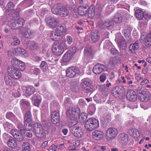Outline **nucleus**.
<instances>
[{
    "label": "nucleus",
    "instance_id": "obj_1",
    "mask_svg": "<svg viewBox=\"0 0 151 151\" xmlns=\"http://www.w3.org/2000/svg\"><path fill=\"white\" fill-rule=\"evenodd\" d=\"M99 122L97 119L94 118H89L85 122V127L88 131H92L98 127Z\"/></svg>",
    "mask_w": 151,
    "mask_h": 151
},
{
    "label": "nucleus",
    "instance_id": "obj_2",
    "mask_svg": "<svg viewBox=\"0 0 151 151\" xmlns=\"http://www.w3.org/2000/svg\"><path fill=\"white\" fill-rule=\"evenodd\" d=\"M137 92L138 98L141 101L146 102L149 100L150 98V93L146 89L142 87H139L137 88Z\"/></svg>",
    "mask_w": 151,
    "mask_h": 151
},
{
    "label": "nucleus",
    "instance_id": "obj_3",
    "mask_svg": "<svg viewBox=\"0 0 151 151\" xmlns=\"http://www.w3.org/2000/svg\"><path fill=\"white\" fill-rule=\"evenodd\" d=\"M66 48L65 43L64 42H61L53 47L52 51L55 55H61Z\"/></svg>",
    "mask_w": 151,
    "mask_h": 151
},
{
    "label": "nucleus",
    "instance_id": "obj_4",
    "mask_svg": "<svg viewBox=\"0 0 151 151\" xmlns=\"http://www.w3.org/2000/svg\"><path fill=\"white\" fill-rule=\"evenodd\" d=\"M34 132L36 136L38 138L43 137L44 131L41 125L39 123H35L34 124Z\"/></svg>",
    "mask_w": 151,
    "mask_h": 151
},
{
    "label": "nucleus",
    "instance_id": "obj_5",
    "mask_svg": "<svg viewBox=\"0 0 151 151\" xmlns=\"http://www.w3.org/2000/svg\"><path fill=\"white\" fill-rule=\"evenodd\" d=\"M7 70L9 76L12 78L18 79L21 76V72L17 68H9Z\"/></svg>",
    "mask_w": 151,
    "mask_h": 151
},
{
    "label": "nucleus",
    "instance_id": "obj_6",
    "mask_svg": "<svg viewBox=\"0 0 151 151\" xmlns=\"http://www.w3.org/2000/svg\"><path fill=\"white\" fill-rule=\"evenodd\" d=\"M115 40L117 42L119 47L122 49L124 50L127 48V43L121 34L120 33L116 34Z\"/></svg>",
    "mask_w": 151,
    "mask_h": 151
},
{
    "label": "nucleus",
    "instance_id": "obj_7",
    "mask_svg": "<svg viewBox=\"0 0 151 151\" xmlns=\"http://www.w3.org/2000/svg\"><path fill=\"white\" fill-rule=\"evenodd\" d=\"M80 110L78 108H69L67 110L66 114L68 118H77L78 116Z\"/></svg>",
    "mask_w": 151,
    "mask_h": 151
},
{
    "label": "nucleus",
    "instance_id": "obj_8",
    "mask_svg": "<svg viewBox=\"0 0 151 151\" xmlns=\"http://www.w3.org/2000/svg\"><path fill=\"white\" fill-rule=\"evenodd\" d=\"M79 69L77 67H69L66 71V76L69 78L74 77L80 73Z\"/></svg>",
    "mask_w": 151,
    "mask_h": 151
},
{
    "label": "nucleus",
    "instance_id": "obj_9",
    "mask_svg": "<svg viewBox=\"0 0 151 151\" xmlns=\"http://www.w3.org/2000/svg\"><path fill=\"white\" fill-rule=\"evenodd\" d=\"M118 130L115 128L110 127L109 128L106 132V136L108 140L113 139L117 135Z\"/></svg>",
    "mask_w": 151,
    "mask_h": 151
},
{
    "label": "nucleus",
    "instance_id": "obj_10",
    "mask_svg": "<svg viewBox=\"0 0 151 151\" xmlns=\"http://www.w3.org/2000/svg\"><path fill=\"white\" fill-rule=\"evenodd\" d=\"M98 27L101 28L111 29L113 27L114 23L112 21L107 20L100 21L98 23Z\"/></svg>",
    "mask_w": 151,
    "mask_h": 151
},
{
    "label": "nucleus",
    "instance_id": "obj_11",
    "mask_svg": "<svg viewBox=\"0 0 151 151\" xmlns=\"http://www.w3.org/2000/svg\"><path fill=\"white\" fill-rule=\"evenodd\" d=\"M45 21L47 25L51 28H55L58 23L57 19L51 16L46 17Z\"/></svg>",
    "mask_w": 151,
    "mask_h": 151
},
{
    "label": "nucleus",
    "instance_id": "obj_12",
    "mask_svg": "<svg viewBox=\"0 0 151 151\" xmlns=\"http://www.w3.org/2000/svg\"><path fill=\"white\" fill-rule=\"evenodd\" d=\"M24 24V20L22 18H19L12 22L10 24V26L11 29H16L22 27Z\"/></svg>",
    "mask_w": 151,
    "mask_h": 151
},
{
    "label": "nucleus",
    "instance_id": "obj_13",
    "mask_svg": "<svg viewBox=\"0 0 151 151\" xmlns=\"http://www.w3.org/2000/svg\"><path fill=\"white\" fill-rule=\"evenodd\" d=\"M71 132L76 137H81L83 134V130L78 127L74 126L70 128Z\"/></svg>",
    "mask_w": 151,
    "mask_h": 151
},
{
    "label": "nucleus",
    "instance_id": "obj_14",
    "mask_svg": "<svg viewBox=\"0 0 151 151\" xmlns=\"http://www.w3.org/2000/svg\"><path fill=\"white\" fill-rule=\"evenodd\" d=\"M21 29V32L23 36L26 38H30L34 35V31L27 27H23Z\"/></svg>",
    "mask_w": 151,
    "mask_h": 151
},
{
    "label": "nucleus",
    "instance_id": "obj_15",
    "mask_svg": "<svg viewBox=\"0 0 151 151\" xmlns=\"http://www.w3.org/2000/svg\"><path fill=\"white\" fill-rule=\"evenodd\" d=\"M81 86L83 90L85 92L88 93L91 91V83L85 79H82Z\"/></svg>",
    "mask_w": 151,
    "mask_h": 151
},
{
    "label": "nucleus",
    "instance_id": "obj_16",
    "mask_svg": "<svg viewBox=\"0 0 151 151\" xmlns=\"http://www.w3.org/2000/svg\"><path fill=\"white\" fill-rule=\"evenodd\" d=\"M126 97L128 100L132 101H134L137 99L136 93L133 90H130L127 91L126 94Z\"/></svg>",
    "mask_w": 151,
    "mask_h": 151
},
{
    "label": "nucleus",
    "instance_id": "obj_17",
    "mask_svg": "<svg viewBox=\"0 0 151 151\" xmlns=\"http://www.w3.org/2000/svg\"><path fill=\"white\" fill-rule=\"evenodd\" d=\"M140 40L144 41V44L146 46L151 45V32L145 36L142 35Z\"/></svg>",
    "mask_w": 151,
    "mask_h": 151
},
{
    "label": "nucleus",
    "instance_id": "obj_18",
    "mask_svg": "<svg viewBox=\"0 0 151 151\" xmlns=\"http://www.w3.org/2000/svg\"><path fill=\"white\" fill-rule=\"evenodd\" d=\"M105 65L98 63L93 68V71L95 74H99L105 70Z\"/></svg>",
    "mask_w": 151,
    "mask_h": 151
},
{
    "label": "nucleus",
    "instance_id": "obj_19",
    "mask_svg": "<svg viewBox=\"0 0 151 151\" xmlns=\"http://www.w3.org/2000/svg\"><path fill=\"white\" fill-rule=\"evenodd\" d=\"M51 121L54 124H56L60 121V114L58 111H53L51 113Z\"/></svg>",
    "mask_w": 151,
    "mask_h": 151
},
{
    "label": "nucleus",
    "instance_id": "obj_20",
    "mask_svg": "<svg viewBox=\"0 0 151 151\" xmlns=\"http://www.w3.org/2000/svg\"><path fill=\"white\" fill-rule=\"evenodd\" d=\"M11 134L14 138L19 142L22 141L24 139L22 134L17 130H11Z\"/></svg>",
    "mask_w": 151,
    "mask_h": 151
},
{
    "label": "nucleus",
    "instance_id": "obj_21",
    "mask_svg": "<svg viewBox=\"0 0 151 151\" xmlns=\"http://www.w3.org/2000/svg\"><path fill=\"white\" fill-rule=\"evenodd\" d=\"M50 37L51 39L55 41L61 40L63 38V35L60 34L55 30L52 31L50 34Z\"/></svg>",
    "mask_w": 151,
    "mask_h": 151
},
{
    "label": "nucleus",
    "instance_id": "obj_22",
    "mask_svg": "<svg viewBox=\"0 0 151 151\" xmlns=\"http://www.w3.org/2000/svg\"><path fill=\"white\" fill-rule=\"evenodd\" d=\"M128 132L130 135L134 138L138 139L140 134L139 131L135 128H131L128 130Z\"/></svg>",
    "mask_w": 151,
    "mask_h": 151
},
{
    "label": "nucleus",
    "instance_id": "obj_23",
    "mask_svg": "<svg viewBox=\"0 0 151 151\" xmlns=\"http://www.w3.org/2000/svg\"><path fill=\"white\" fill-rule=\"evenodd\" d=\"M104 133L103 132L96 130L94 131L92 134L93 138L95 139L99 140L103 138Z\"/></svg>",
    "mask_w": 151,
    "mask_h": 151
},
{
    "label": "nucleus",
    "instance_id": "obj_24",
    "mask_svg": "<svg viewBox=\"0 0 151 151\" xmlns=\"http://www.w3.org/2000/svg\"><path fill=\"white\" fill-rule=\"evenodd\" d=\"M123 88L121 86H116L112 90V95L116 98L119 97L122 93V90Z\"/></svg>",
    "mask_w": 151,
    "mask_h": 151
},
{
    "label": "nucleus",
    "instance_id": "obj_25",
    "mask_svg": "<svg viewBox=\"0 0 151 151\" xmlns=\"http://www.w3.org/2000/svg\"><path fill=\"white\" fill-rule=\"evenodd\" d=\"M118 60L116 57H114L110 58L108 65V68L109 69L114 68Z\"/></svg>",
    "mask_w": 151,
    "mask_h": 151
},
{
    "label": "nucleus",
    "instance_id": "obj_26",
    "mask_svg": "<svg viewBox=\"0 0 151 151\" xmlns=\"http://www.w3.org/2000/svg\"><path fill=\"white\" fill-rule=\"evenodd\" d=\"M68 14L69 10L67 7L60 6L59 15L61 17H65L67 16Z\"/></svg>",
    "mask_w": 151,
    "mask_h": 151
},
{
    "label": "nucleus",
    "instance_id": "obj_27",
    "mask_svg": "<svg viewBox=\"0 0 151 151\" xmlns=\"http://www.w3.org/2000/svg\"><path fill=\"white\" fill-rule=\"evenodd\" d=\"M15 53L22 57H26L27 55L26 51L23 48L20 47H17L14 49Z\"/></svg>",
    "mask_w": 151,
    "mask_h": 151
},
{
    "label": "nucleus",
    "instance_id": "obj_28",
    "mask_svg": "<svg viewBox=\"0 0 151 151\" xmlns=\"http://www.w3.org/2000/svg\"><path fill=\"white\" fill-rule=\"evenodd\" d=\"M91 37L92 40L93 42H96L100 38V35L98 31L97 30L92 31L91 33Z\"/></svg>",
    "mask_w": 151,
    "mask_h": 151
},
{
    "label": "nucleus",
    "instance_id": "obj_29",
    "mask_svg": "<svg viewBox=\"0 0 151 151\" xmlns=\"http://www.w3.org/2000/svg\"><path fill=\"white\" fill-rule=\"evenodd\" d=\"M31 99L34 102V105L37 106H39L41 101L40 96L37 93L33 95Z\"/></svg>",
    "mask_w": 151,
    "mask_h": 151
},
{
    "label": "nucleus",
    "instance_id": "obj_30",
    "mask_svg": "<svg viewBox=\"0 0 151 151\" xmlns=\"http://www.w3.org/2000/svg\"><path fill=\"white\" fill-rule=\"evenodd\" d=\"M70 89L72 91L74 92H77L79 91V85L77 81H74L70 82Z\"/></svg>",
    "mask_w": 151,
    "mask_h": 151
},
{
    "label": "nucleus",
    "instance_id": "obj_31",
    "mask_svg": "<svg viewBox=\"0 0 151 151\" xmlns=\"http://www.w3.org/2000/svg\"><path fill=\"white\" fill-rule=\"evenodd\" d=\"M88 6L86 5L84 6H79L78 8L79 14L81 16L85 15L87 13Z\"/></svg>",
    "mask_w": 151,
    "mask_h": 151
},
{
    "label": "nucleus",
    "instance_id": "obj_32",
    "mask_svg": "<svg viewBox=\"0 0 151 151\" xmlns=\"http://www.w3.org/2000/svg\"><path fill=\"white\" fill-rule=\"evenodd\" d=\"M139 47L138 42L136 41L132 44H131L129 47V51L132 53H134L135 51Z\"/></svg>",
    "mask_w": 151,
    "mask_h": 151
},
{
    "label": "nucleus",
    "instance_id": "obj_33",
    "mask_svg": "<svg viewBox=\"0 0 151 151\" xmlns=\"http://www.w3.org/2000/svg\"><path fill=\"white\" fill-rule=\"evenodd\" d=\"M20 104L22 109H28L29 110L30 109L29 103L25 99L21 100L20 101Z\"/></svg>",
    "mask_w": 151,
    "mask_h": 151
},
{
    "label": "nucleus",
    "instance_id": "obj_34",
    "mask_svg": "<svg viewBox=\"0 0 151 151\" xmlns=\"http://www.w3.org/2000/svg\"><path fill=\"white\" fill-rule=\"evenodd\" d=\"M24 124L26 123L27 122H31L33 121L31 112L29 111H27L25 113L24 117Z\"/></svg>",
    "mask_w": 151,
    "mask_h": 151
},
{
    "label": "nucleus",
    "instance_id": "obj_35",
    "mask_svg": "<svg viewBox=\"0 0 151 151\" xmlns=\"http://www.w3.org/2000/svg\"><path fill=\"white\" fill-rule=\"evenodd\" d=\"M35 91V88L32 86H29L27 87L25 91L26 96H29L33 94Z\"/></svg>",
    "mask_w": 151,
    "mask_h": 151
},
{
    "label": "nucleus",
    "instance_id": "obj_36",
    "mask_svg": "<svg viewBox=\"0 0 151 151\" xmlns=\"http://www.w3.org/2000/svg\"><path fill=\"white\" fill-rule=\"evenodd\" d=\"M75 117L69 118V119L68 121V124L69 127L71 128L76 125L78 123V120Z\"/></svg>",
    "mask_w": 151,
    "mask_h": 151
},
{
    "label": "nucleus",
    "instance_id": "obj_37",
    "mask_svg": "<svg viewBox=\"0 0 151 151\" xmlns=\"http://www.w3.org/2000/svg\"><path fill=\"white\" fill-rule=\"evenodd\" d=\"M11 138L9 139L7 142L8 146L12 148L16 147H17V143L16 141L11 137Z\"/></svg>",
    "mask_w": 151,
    "mask_h": 151
},
{
    "label": "nucleus",
    "instance_id": "obj_38",
    "mask_svg": "<svg viewBox=\"0 0 151 151\" xmlns=\"http://www.w3.org/2000/svg\"><path fill=\"white\" fill-rule=\"evenodd\" d=\"M84 54L85 56L91 57L92 56V50L90 46H87L84 50Z\"/></svg>",
    "mask_w": 151,
    "mask_h": 151
},
{
    "label": "nucleus",
    "instance_id": "obj_39",
    "mask_svg": "<svg viewBox=\"0 0 151 151\" xmlns=\"http://www.w3.org/2000/svg\"><path fill=\"white\" fill-rule=\"evenodd\" d=\"M135 15L136 17L139 20H141L144 17L143 12L142 10L139 9H137L136 10L135 13Z\"/></svg>",
    "mask_w": 151,
    "mask_h": 151
},
{
    "label": "nucleus",
    "instance_id": "obj_40",
    "mask_svg": "<svg viewBox=\"0 0 151 151\" xmlns=\"http://www.w3.org/2000/svg\"><path fill=\"white\" fill-rule=\"evenodd\" d=\"M87 13L88 17L91 18L94 17L95 13L94 6H90L88 9Z\"/></svg>",
    "mask_w": 151,
    "mask_h": 151
},
{
    "label": "nucleus",
    "instance_id": "obj_41",
    "mask_svg": "<svg viewBox=\"0 0 151 151\" xmlns=\"http://www.w3.org/2000/svg\"><path fill=\"white\" fill-rule=\"evenodd\" d=\"M71 52V51H68L64 54L63 58V60L64 62H67L71 58L72 55L70 53Z\"/></svg>",
    "mask_w": 151,
    "mask_h": 151
},
{
    "label": "nucleus",
    "instance_id": "obj_42",
    "mask_svg": "<svg viewBox=\"0 0 151 151\" xmlns=\"http://www.w3.org/2000/svg\"><path fill=\"white\" fill-rule=\"evenodd\" d=\"M128 136L124 133H121L119 134L118 138L120 142L124 143L127 141Z\"/></svg>",
    "mask_w": 151,
    "mask_h": 151
},
{
    "label": "nucleus",
    "instance_id": "obj_43",
    "mask_svg": "<svg viewBox=\"0 0 151 151\" xmlns=\"http://www.w3.org/2000/svg\"><path fill=\"white\" fill-rule=\"evenodd\" d=\"M15 5L11 2H9L7 3L5 8V10L6 12H9L14 10Z\"/></svg>",
    "mask_w": 151,
    "mask_h": 151
},
{
    "label": "nucleus",
    "instance_id": "obj_44",
    "mask_svg": "<svg viewBox=\"0 0 151 151\" xmlns=\"http://www.w3.org/2000/svg\"><path fill=\"white\" fill-rule=\"evenodd\" d=\"M40 67L41 69L44 72H46L48 69V64L45 61H42L40 65Z\"/></svg>",
    "mask_w": 151,
    "mask_h": 151
},
{
    "label": "nucleus",
    "instance_id": "obj_45",
    "mask_svg": "<svg viewBox=\"0 0 151 151\" xmlns=\"http://www.w3.org/2000/svg\"><path fill=\"white\" fill-rule=\"evenodd\" d=\"M60 5L59 4H56L51 9L52 13L59 15Z\"/></svg>",
    "mask_w": 151,
    "mask_h": 151
},
{
    "label": "nucleus",
    "instance_id": "obj_46",
    "mask_svg": "<svg viewBox=\"0 0 151 151\" xmlns=\"http://www.w3.org/2000/svg\"><path fill=\"white\" fill-rule=\"evenodd\" d=\"M55 30L59 34H62V33L65 32L66 28L65 26H62L59 25L57 27L56 29Z\"/></svg>",
    "mask_w": 151,
    "mask_h": 151
},
{
    "label": "nucleus",
    "instance_id": "obj_47",
    "mask_svg": "<svg viewBox=\"0 0 151 151\" xmlns=\"http://www.w3.org/2000/svg\"><path fill=\"white\" fill-rule=\"evenodd\" d=\"M122 19V15L119 13H117L114 16V20L116 23H121Z\"/></svg>",
    "mask_w": 151,
    "mask_h": 151
},
{
    "label": "nucleus",
    "instance_id": "obj_48",
    "mask_svg": "<svg viewBox=\"0 0 151 151\" xmlns=\"http://www.w3.org/2000/svg\"><path fill=\"white\" fill-rule=\"evenodd\" d=\"M23 151H31L29 144L27 142H24L22 145Z\"/></svg>",
    "mask_w": 151,
    "mask_h": 151
},
{
    "label": "nucleus",
    "instance_id": "obj_49",
    "mask_svg": "<svg viewBox=\"0 0 151 151\" xmlns=\"http://www.w3.org/2000/svg\"><path fill=\"white\" fill-rule=\"evenodd\" d=\"M20 62V60L14 57L11 60V63L13 66V68H17V66H18Z\"/></svg>",
    "mask_w": 151,
    "mask_h": 151
},
{
    "label": "nucleus",
    "instance_id": "obj_50",
    "mask_svg": "<svg viewBox=\"0 0 151 151\" xmlns=\"http://www.w3.org/2000/svg\"><path fill=\"white\" fill-rule=\"evenodd\" d=\"M28 45L32 50H34L37 48V44L34 41H29Z\"/></svg>",
    "mask_w": 151,
    "mask_h": 151
},
{
    "label": "nucleus",
    "instance_id": "obj_51",
    "mask_svg": "<svg viewBox=\"0 0 151 151\" xmlns=\"http://www.w3.org/2000/svg\"><path fill=\"white\" fill-rule=\"evenodd\" d=\"M31 72L35 75H38L40 73L41 70L39 68L33 66L31 68Z\"/></svg>",
    "mask_w": 151,
    "mask_h": 151
},
{
    "label": "nucleus",
    "instance_id": "obj_52",
    "mask_svg": "<svg viewBox=\"0 0 151 151\" xmlns=\"http://www.w3.org/2000/svg\"><path fill=\"white\" fill-rule=\"evenodd\" d=\"M124 35L127 39V42H130L131 39L130 30L128 29H126L124 31Z\"/></svg>",
    "mask_w": 151,
    "mask_h": 151
},
{
    "label": "nucleus",
    "instance_id": "obj_53",
    "mask_svg": "<svg viewBox=\"0 0 151 151\" xmlns=\"http://www.w3.org/2000/svg\"><path fill=\"white\" fill-rule=\"evenodd\" d=\"M12 39L14 41L11 43L12 45L13 46H16L19 45L20 44V40L16 36H14L13 37Z\"/></svg>",
    "mask_w": 151,
    "mask_h": 151
},
{
    "label": "nucleus",
    "instance_id": "obj_54",
    "mask_svg": "<svg viewBox=\"0 0 151 151\" xmlns=\"http://www.w3.org/2000/svg\"><path fill=\"white\" fill-rule=\"evenodd\" d=\"M87 118V115L86 113H83L79 116V120L81 123H84Z\"/></svg>",
    "mask_w": 151,
    "mask_h": 151
},
{
    "label": "nucleus",
    "instance_id": "obj_55",
    "mask_svg": "<svg viewBox=\"0 0 151 151\" xmlns=\"http://www.w3.org/2000/svg\"><path fill=\"white\" fill-rule=\"evenodd\" d=\"M4 80L6 84L7 85H11L13 84L12 79V78L8 76H5Z\"/></svg>",
    "mask_w": 151,
    "mask_h": 151
},
{
    "label": "nucleus",
    "instance_id": "obj_56",
    "mask_svg": "<svg viewBox=\"0 0 151 151\" xmlns=\"http://www.w3.org/2000/svg\"><path fill=\"white\" fill-rule=\"evenodd\" d=\"M4 127L5 130L9 131L12 128V124L6 122L4 124Z\"/></svg>",
    "mask_w": 151,
    "mask_h": 151
},
{
    "label": "nucleus",
    "instance_id": "obj_57",
    "mask_svg": "<svg viewBox=\"0 0 151 151\" xmlns=\"http://www.w3.org/2000/svg\"><path fill=\"white\" fill-rule=\"evenodd\" d=\"M25 68V66L24 63L20 60L18 66H17V69L22 71Z\"/></svg>",
    "mask_w": 151,
    "mask_h": 151
},
{
    "label": "nucleus",
    "instance_id": "obj_58",
    "mask_svg": "<svg viewBox=\"0 0 151 151\" xmlns=\"http://www.w3.org/2000/svg\"><path fill=\"white\" fill-rule=\"evenodd\" d=\"M24 136L27 138H31L32 136V134L29 130H25L23 132Z\"/></svg>",
    "mask_w": 151,
    "mask_h": 151
},
{
    "label": "nucleus",
    "instance_id": "obj_59",
    "mask_svg": "<svg viewBox=\"0 0 151 151\" xmlns=\"http://www.w3.org/2000/svg\"><path fill=\"white\" fill-rule=\"evenodd\" d=\"M17 128L22 133L25 130L24 127L22 123L20 122H18L17 124Z\"/></svg>",
    "mask_w": 151,
    "mask_h": 151
},
{
    "label": "nucleus",
    "instance_id": "obj_60",
    "mask_svg": "<svg viewBox=\"0 0 151 151\" xmlns=\"http://www.w3.org/2000/svg\"><path fill=\"white\" fill-rule=\"evenodd\" d=\"M6 117L7 118L10 120L14 119L15 118V116L12 112H8L6 113Z\"/></svg>",
    "mask_w": 151,
    "mask_h": 151
},
{
    "label": "nucleus",
    "instance_id": "obj_61",
    "mask_svg": "<svg viewBox=\"0 0 151 151\" xmlns=\"http://www.w3.org/2000/svg\"><path fill=\"white\" fill-rule=\"evenodd\" d=\"M93 99L95 101L98 103L101 102L103 101L101 100V97L98 94H96L93 97Z\"/></svg>",
    "mask_w": 151,
    "mask_h": 151
},
{
    "label": "nucleus",
    "instance_id": "obj_62",
    "mask_svg": "<svg viewBox=\"0 0 151 151\" xmlns=\"http://www.w3.org/2000/svg\"><path fill=\"white\" fill-rule=\"evenodd\" d=\"M101 122L102 127L104 128H105L108 125L109 122L105 120L104 119L102 118Z\"/></svg>",
    "mask_w": 151,
    "mask_h": 151
},
{
    "label": "nucleus",
    "instance_id": "obj_63",
    "mask_svg": "<svg viewBox=\"0 0 151 151\" xmlns=\"http://www.w3.org/2000/svg\"><path fill=\"white\" fill-rule=\"evenodd\" d=\"M111 45V43L109 40H106L104 45V47L106 49H109Z\"/></svg>",
    "mask_w": 151,
    "mask_h": 151
},
{
    "label": "nucleus",
    "instance_id": "obj_64",
    "mask_svg": "<svg viewBox=\"0 0 151 151\" xmlns=\"http://www.w3.org/2000/svg\"><path fill=\"white\" fill-rule=\"evenodd\" d=\"M101 88L102 89V91L104 92H105L104 95L106 96L108 95L109 91V89L104 85H102Z\"/></svg>",
    "mask_w": 151,
    "mask_h": 151
}]
</instances>
